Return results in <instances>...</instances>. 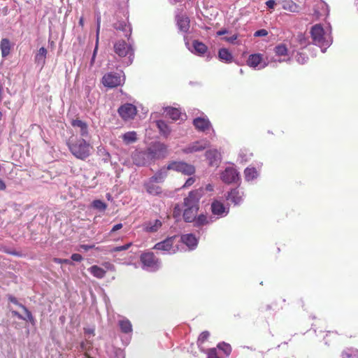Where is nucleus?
<instances>
[{"label": "nucleus", "instance_id": "1", "mask_svg": "<svg viewBox=\"0 0 358 358\" xmlns=\"http://www.w3.org/2000/svg\"><path fill=\"white\" fill-rule=\"evenodd\" d=\"M67 145L71 152L78 159L84 160L90 155L92 147L85 138H69Z\"/></svg>", "mask_w": 358, "mask_h": 358}, {"label": "nucleus", "instance_id": "2", "mask_svg": "<svg viewBox=\"0 0 358 358\" xmlns=\"http://www.w3.org/2000/svg\"><path fill=\"white\" fill-rule=\"evenodd\" d=\"M310 36L313 43L321 48H326L329 43L324 37V30L320 24H316L311 27Z\"/></svg>", "mask_w": 358, "mask_h": 358}, {"label": "nucleus", "instance_id": "3", "mask_svg": "<svg viewBox=\"0 0 358 358\" xmlns=\"http://www.w3.org/2000/svg\"><path fill=\"white\" fill-rule=\"evenodd\" d=\"M101 83L108 88H114L124 83V77L122 76L120 73L110 72L103 76Z\"/></svg>", "mask_w": 358, "mask_h": 358}, {"label": "nucleus", "instance_id": "4", "mask_svg": "<svg viewBox=\"0 0 358 358\" xmlns=\"http://www.w3.org/2000/svg\"><path fill=\"white\" fill-rule=\"evenodd\" d=\"M167 169L180 172L187 176H191L195 173V168L193 165L183 162H171L168 164Z\"/></svg>", "mask_w": 358, "mask_h": 358}, {"label": "nucleus", "instance_id": "5", "mask_svg": "<svg viewBox=\"0 0 358 358\" xmlns=\"http://www.w3.org/2000/svg\"><path fill=\"white\" fill-rule=\"evenodd\" d=\"M202 196V189H195L189 192L187 197L184 199V208H199V200Z\"/></svg>", "mask_w": 358, "mask_h": 358}, {"label": "nucleus", "instance_id": "6", "mask_svg": "<svg viewBox=\"0 0 358 358\" xmlns=\"http://www.w3.org/2000/svg\"><path fill=\"white\" fill-rule=\"evenodd\" d=\"M115 52L121 57L134 55V50L131 45L127 44L124 40H119L113 45Z\"/></svg>", "mask_w": 358, "mask_h": 358}, {"label": "nucleus", "instance_id": "7", "mask_svg": "<svg viewBox=\"0 0 358 358\" xmlns=\"http://www.w3.org/2000/svg\"><path fill=\"white\" fill-rule=\"evenodd\" d=\"M176 239V236L168 237L163 241L155 244L153 248L158 250L166 251L169 253H175L178 249V247L175 248L173 246Z\"/></svg>", "mask_w": 358, "mask_h": 358}, {"label": "nucleus", "instance_id": "8", "mask_svg": "<svg viewBox=\"0 0 358 358\" xmlns=\"http://www.w3.org/2000/svg\"><path fill=\"white\" fill-rule=\"evenodd\" d=\"M120 116L124 120L134 119L136 115L137 110L134 105L131 103H124L117 110Z\"/></svg>", "mask_w": 358, "mask_h": 358}, {"label": "nucleus", "instance_id": "9", "mask_svg": "<svg viewBox=\"0 0 358 358\" xmlns=\"http://www.w3.org/2000/svg\"><path fill=\"white\" fill-rule=\"evenodd\" d=\"M71 124L76 131L81 136L82 138L89 137L88 125L85 122L77 118L72 120Z\"/></svg>", "mask_w": 358, "mask_h": 358}, {"label": "nucleus", "instance_id": "10", "mask_svg": "<svg viewBox=\"0 0 358 358\" xmlns=\"http://www.w3.org/2000/svg\"><path fill=\"white\" fill-rule=\"evenodd\" d=\"M141 262L148 268H157L158 266V259L152 252H147L141 254L140 257Z\"/></svg>", "mask_w": 358, "mask_h": 358}, {"label": "nucleus", "instance_id": "11", "mask_svg": "<svg viewBox=\"0 0 358 358\" xmlns=\"http://www.w3.org/2000/svg\"><path fill=\"white\" fill-rule=\"evenodd\" d=\"M143 187L150 195L160 196L163 194L162 187L150 178L143 182Z\"/></svg>", "mask_w": 358, "mask_h": 358}, {"label": "nucleus", "instance_id": "12", "mask_svg": "<svg viewBox=\"0 0 358 358\" xmlns=\"http://www.w3.org/2000/svg\"><path fill=\"white\" fill-rule=\"evenodd\" d=\"M221 179L224 183L231 184L238 180V174L234 168L227 167L221 173Z\"/></svg>", "mask_w": 358, "mask_h": 358}, {"label": "nucleus", "instance_id": "13", "mask_svg": "<svg viewBox=\"0 0 358 358\" xmlns=\"http://www.w3.org/2000/svg\"><path fill=\"white\" fill-rule=\"evenodd\" d=\"M211 211L215 215L223 217L228 213L224 203L218 200H214L211 203Z\"/></svg>", "mask_w": 358, "mask_h": 358}, {"label": "nucleus", "instance_id": "14", "mask_svg": "<svg viewBox=\"0 0 358 358\" xmlns=\"http://www.w3.org/2000/svg\"><path fill=\"white\" fill-rule=\"evenodd\" d=\"M193 125L199 131H206L211 127V124L208 118L196 117L193 120Z\"/></svg>", "mask_w": 358, "mask_h": 358}, {"label": "nucleus", "instance_id": "15", "mask_svg": "<svg viewBox=\"0 0 358 358\" xmlns=\"http://www.w3.org/2000/svg\"><path fill=\"white\" fill-rule=\"evenodd\" d=\"M167 151V147L163 143H158L152 148L149 149V152L157 158L164 157Z\"/></svg>", "mask_w": 358, "mask_h": 358}, {"label": "nucleus", "instance_id": "16", "mask_svg": "<svg viewBox=\"0 0 358 358\" xmlns=\"http://www.w3.org/2000/svg\"><path fill=\"white\" fill-rule=\"evenodd\" d=\"M176 21L178 29L181 31L187 33L189 31L190 27V20L187 16L184 15H178Z\"/></svg>", "mask_w": 358, "mask_h": 358}, {"label": "nucleus", "instance_id": "17", "mask_svg": "<svg viewBox=\"0 0 358 358\" xmlns=\"http://www.w3.org/2000/svg\"><path fill=\"white\" fill-rule=\"evenodd\" d=\"M113 27L116 30L122 31L124 33V36L128 38L131 36V26L129 24H127V22L125 20H120L116 22L115 23H114Z\"/></svg>", "mask_w": 358, "mask_h": 358}, {"label": "nucleus", "instance_id": "18", "mask_svg": "<svg viewBox=\"0 0 358 358\" xmlns=\"http://www.w3.org/2000/svg\"><path fill=\"white\" fill-rule=\"evenodd\" d=\"M278 3L287 11L297 13L299 10V6L292 0H278Z\"/></svg>", "mask_w": 358, "mask_h": 358}, {"label": "nucleus", "instance_id": "19", "mask_svg": "<svg viewBox=\"0 0 358 358\" xmlns=\"http://www.w3.org/2000/svg\"><path fill=\"white\" fill-rule=\"evenodd\" d=\"M206 157L210 166H218L220 161V153L217 150H210L206 152Z\"/></svg>", "mask_w": 358, "mask_h": 358}, {"label": "nucleus", "instance_id": "20", "mask_svg": "<svg viewBox=\"0 0 358 358\" xmlns=\"http://www.w3.org/2000/svg\"><path fill=\"white\" fill-rule=\"evenodd\" d=\"M169 170L171 169H167V166H164L161 168L158 171H157L155 175H153L149 178L155 182L162 183L165 180L166 178L167 177L168 171Z\"/></svg>", "mask_w": 358, "mask_h": 358}, {"label": "nucleus", "instance_id": "21", "mask_svg": "<svg viewBox=\"0 0 358 358\" xmlns=\"http://www.w3.org/2000/svg\"><path fill=\"white\" fill-rule=\"evenodd\" d=\"M180 241L189 249H193L198 243L196 238L192 234H187L181 236Z\"/></svg>", "mask_w": 358, "mask_h": 358}, {"label": "nucleus", "instance_id": "22", "mask_svg": "<svg viewBox=\"0 0 358 358\" xmlns=\"http://www.w3.org/2000/svg\"><path fill=\"white\" fill-rule=\"evenodd\" d=\"M208 146V143L206 141L204 142H195L186 148L184 152L186 153H192L204 150Z\"/></svg>", "mask_w": 358, "mask_h": 358}, {"label": "nucleus", "instance_id": "23", "mask_svg": "<svg viewBox=\"0 0 358 358\" xmlns=\"http://www.w3.org/2000/svg\"><path fill=\"white\" fill-rule=\"evenodd\" d=\"M162 222L159 220L150 221L143 225L144 230L146 232L153 233L157 231L162 227Z\"/></svg>", "mask_w": 358, "mask_h": 358}, {"label": "nucleus", "instance_id": "24", "mask_svg": "<svg viewBox=\"0 0 358 358\" xmlns=\"http://www.w3.org/2000/svg\"><path fill=\"white\" fill-rule=\"evenodd\" d=\"M199 209L185 208L183 212V219L186 222H193L197 215Z\"/></svg>", "mask_w": 358, "mask_h": 358}, {"label": "nucleus", "instance_id": "25", "mask_svg": "<svg viewBox=\"0 0 358 358\" xmlns=\"http://www.w3.org/2000/svg\"><path fill=\"white\" fill-rule=\"evenodd\" d=\"M0 49L2 57H6L10 55L11 50V45L9 39L2 38L1 40Z\"/></svg>", "mask_w": 358, "mask_h": 358}, {"label": "nucleus", "instance_id": "26", "mask_svg": "<svg viewBox=\"0 0 358 358\" xmlns=\"http://www.w3.org/2000/svg\"><path fill=\"white\" fill-rule=\"evenodd\" d=\"M227 199L234 204H238L241 201L242 195L238 189H233L228 193Z\"/></svg>", "mask_w": 358, "mask_h": 358}, {"label": "nucleus", "instance_id": "27", "mask_svg": "<svg viewBox=\"0 0 358 358\" xmlns=\"http://www.w3.org/2000/svg\"><path fill=\"white\" fill-rule=\"evenodd\" d=\"M89 271L95 278L101 279L105 277L106 271L96 265H93L89 268Z\"/></svg>", "mask_w": 358, "mask_h": 358}, {"label": "nucleus", "instance_id": "28", "mask_svg": "<svg viewBox=\"0 0 358 358\" xmlns=\"http://www.w3.org/2000/svg\"><path fill=\"white\" fill-rule=\"evenodd\" d=\"M262 55L252 54L249 56V58L247 61V64L250 67L255 68L262 62Z\"/></svg>", "mask_w": 358, "mask_h": 358}, {"label": "nucleus", "instance_id": "29", "mask_svg": "<svg viewBox=\"0 0 358 358\" xmlns=\"http://www.w3.org/2000/svg\"><path fill=\"white\" fill-rule=\"evenodd\" d=\"M219 59L226 63H231L233 60L231 53L227 48H221L218 52Z\"/></svg>", "mask_w": 358, "mask_h": 358}, {"label": "nucleus", "instance_id": "30", "mask_svg": "<svg viewBox=\"0 0 358 358\" xmlns=\"http://www.w3.org/2000/svg\"><path fill=\"white\" fill-rule=\"evenodd\" d=\"M119 326L121 331L124 334L131 333L133 330L131 322L128 319H123L119 321Z\"/></svg>", "mask_w": 358, "mask_h": 358}, {"label": "nucleus", "instance_id": "31", "mask_svg": "<svg viewBox=\"0 0 358 358\" xmlns=\"http://www.w3.org/2000/svg\"><path fill=\"white\" fill-rule=\"evenodd\" d=\"M193 48L195 50V52L199 55H203L208 50V47L203 43L199 41H193Z\"/></svg>", "mask_w": 358, "mask_h": 358}, {"label": "nucleus", "instance_id": "32", "mask_svg": "<svg viewBox=\"0 0 358 358\" xmlns=\"http://www.w3.org/2000/svg\"><path fill=\"white\" fill-rule=\"evenodd\" d=\"M47 53L48 51L45 48H41L35 56V62L43 65L45 62Z\"/></svg>", "mask_w": 358, "mask_h": 358}, {"label": "nucleus", "instance_id": "33", "mask_svg": "<svg viewBox=\"0 0 358 358\" xmlns=\"http://www.w3.org/2000/svg\"><path fill=\"white\" fill-rule=\"evenodd\" d=\"M165 111L173 120H178L180 118L181 112L176 108L167 107L165 108Z\"/></svg>", "mask_w": 358, "mask_h": 358}, {"label": "nucleus", "instance_id": "34", "mask_svg": "<svg viewBox=\"0 0 358 358\" xmlns=\"http://www.w3.org/2000/svg\"><path fill=\"white\" fill-rule=\"evenodd\" d=\"M157 128L163 135L167 136L171 133V129L164 120H157L156 122Z\"/></svg>", "mask_w": 358, "mask_h": 358}, {"label": "nucleus", "instance_id": "35", "mask_svg": "<svg viewBox=\"0 0 358 358\" xmlns=\"http://www.w3.org/2000/svg\"><path fill=\"white\" fill-rule=\"evenodd\" d=\"M122 139L126 144H130L137 140L136 131H128L122 135Z\"/></svg>", "mask_w": 358, "mask_h": 358}, {"label": "nucleus", "instance_id": "36", "mask_svg": "<svg viewBox=\"0 0 358 358\" xmlns=\"http://www.w3.org/2000/svg\"><path fill=\"white\" fill-rule=\"evenodd\" d=\"M245 179L248 180H253L257 177V171L254 167H248L245 169L244 171Z\"/></svg>", "mask_w": 358, "mask_h": 358}, {"label": "nucleus", "instance_id": "37", "mask_svg": "<svg viewBox=\"0 0 358 358\" xmlns=\"http://www.w3.org/2000/svg\"><path fill=\"white\" fill-rule=\"evenodd\" d=\"M275 53L278 56H285L287 55V48L285 44H279L274 48Z\"/></svg>", "mask_w": 358, "mask_h": 358}, {"label": "nucleus", "instance_id": "38", "mask_svg": "<svg viewBox=\"0 0 358 358\" xmlns=\"http://www.w3.org/2000/svg\"><path fill=\"white\" fill-rule=\"evenodd\" d=\"M210 333L208 331L201 332L197 339V345L199 347L202 345L209 338Z\"/></svg>", "mask_w": 358, "mask_h": 358}, {"label": "nucleus", "instance_id": "39", "mask_svg": "<svg viewBox=\"0 0 358 358\" xmlns=\"http://www.w3.org/2000/svg\"><path fill=\"white\" fill-rule=\"evenodd\" d=\"M217 348L222 350L227 356H229L231 352V347L229 344L222 343L217 345Z\"/></svg>", "mask_w": 358, "mask_h": 358}, {"label": "nucleus", "instance_id": "40", "mask_svg": "<svg viewBox=\"0 0 358 358\" xmlns=\"http://www.w3.org/2000/svg\"><path fill=\"white\" fill-rule=\"evenodd\" d=\"M100 31V18L97 20V29H96V45L94 50L93 56L92 58L91 62L93 63L95 59V56L98 50V43H99V34Z\"/></svg>", "mask_w": 358, "mask_h": 358}, {"label": "nucleus", "instance_id": "41", "mask_svg": "<svg viewBox=\"0 0 358 358\" xmlns=\"http://www.w3.org/2000/svg\"><path fill=\"white\" fill-rule=\"evenodd\" d=\"M92 206L93 208L101 211L105 210L107 208V205L106 204V203L99 199L94 200L92 202Z\"/></svg>", "mask_w": 358, "mask_h": 358}, {"label": "nucleus", "instance_id": "42", "mask_svg": "<svg viewBox=\"0 0 358 358\" xmlns=\"http://www.w3.org/2000/svg\"><path fill=\"white\" fill-rule=\"evenodd\" d=\"M93 348L92 342L88 340L81 342L80 349L82 351L88 352Z\"/></svg>", "mask_w": 358, "mask_h": 358}, {"label": "nucleus", "instance_id": "43", "mask_svg": "<svg viewBox=\"0 0 358 358\" xmlns=\"http://www.w3.org/2000/svg\"><path fill=\"white\" fill-rule=\"evenodd\" d=\"M131 245H132V243H127V244H125L124 245H122V246H117V247L113 248H111L109 250V252H120V251H123V250H127Z\"/></svg>", "mask_w": 358, "mask_h": 358}, {"label": "nucleus", "instance_id": "44", "mask_svg": "<svg viewBox=\"0 0 358 358\" xmlns=\"http://www.w3.org/2000/svg\"><path fill=\"white\" fill-rule=\"evenodd\" d=\"M194 221H195L196 225L197 226H201L208 222L207 217L204 215H199L198 217L195 218Z\"/></svg>", "mask_w": 358, "mask_h": 358}, {"label": "nucleus", "instance_id": "45", "mask_svg": "<svg viewBox=\"0 0 358 358\" xmlns=\"http://www.w3.org/2000/svg\"><path fill=\"white\" fill-rule=\"evenodd\" d=\"M206 354L208 355L207 358H220L217 353V350L215 348H210L207 350Z\"/></svg>", "mask_w": 358, "mask_h": 358}, {"label": "nucleus", "instance_id": "46", "mask_svg": "<svg viewBox=\"0 0 358 358\" xmlns=\"http://www.w3.org/2000/svg\"><path fill=\"white\" fill-rule=\"evenodd\" d=\"M267 35H268V31L266 29H262L257 30L254 34V36L255 37L266 36Z\"/></svg>", "mask_w": 358, "mask_h": 358}, {"label": "nucleus", "instance_id": "47", "mask_svg": "<svg viewBox=\"0 0 358 358\" xmlns=\"http://www.w3.org/2000/svg\"><path fill=\"white\" fill-rule=\"evenodd\" d=\"M106 270L114 271L115 270V266L109 262H106L102 264Z\"/></svg>", "mask_w": 358, "mask_h": 358}, {"label": "nucleus", "instance_id": "48", "mask_svg": "<svg viewBox=\"0 0 358 358\" xmlns=\"http://www.w3.org/2000/svg\"><path fill=\"white\" fill-rule=\"evenodd\" d=\"M80 248H83V250H85V251H87L90 249H96V250H99V251H101V248H99V247H95V245H80Z\"/></svg>", "mask_w": 358, "mask_h": 358}, {"label": "nucleus", "instance_id": "49", "mask_svg": "<svg viewBox=\"0 0 358 358\" xmlns=\"http://www.w3.org/2000/svg\"><path fill=\"white\" fill-rule=\"evenodd\" d=\"M194 182H195V178L190 177L186 180V182L183 185L182 187L183 188L189 187L192 186L194 183Z\"/></svg>", "mask_w": 358, "mask_h": 358}, {"label": "nucleus", "instance_id": "50", "mask_svg": "<svg viewBox=\"0 0 358 358\" xmlns=\"http://www.w3.org/2000/svg\"><path fill=\"white\" fill-rule=\"evenodd\" d=\"M20 307L22 308V310H24L25 315H26V317L28 320H31L33 319V316H32V314L23 305H20Z\"/></svg>", "mask_w": 358, "mask_h": 358}, {"label": "nucleus", "instance_id": "51", "mask_svg": "<svg viewBox=\"0 0 358 358\" xmlns=\"http://www.w3.org/2000/svg\"><path fill=\"white\" fill-rule=\"evenodd\" d=\"M53 262L57 264H71V262L67 259L54 258Z\"/></svg>", "mask_w": 358, "mask_h": 358}, {"label": "nucleus", "instance_id": "52", "mask_svg": "<svg viewBox=\"0 0 358 358\" xmlns=\"http://www.w3.org/2000/svg\"><path fill=\"white\" fill-rule=\"evenodd\" d=\"M71 259L75 262H81L83 260V257L81 255L78 253H74L71 257Z\"/></svg>", "mask_w": 358, "mask_h": 358}, {"label": "nucleus", "instance_id": "53", "mask_svg": "<svg viewBox=\"0 0 358 358\" xmlns=\"http://www.w3.org/2000/svg\"><path fill=\"white\" fill-rule=\"evenodd\" d=\"M237 38H238V35L234 34L229 37H224L223 39L227 42L233 43Z\"/></svg>", "mask_w": 358, "mask_h": 358}, {"label": "nucleus", "instance_id": "54", "mask_svg": "<svg viewBox=\"0 0 358 358\" xmlns=\"http://www.w3.org/2000/svg\"><path fill=\"white\" fill-rule=\"evenodd\" d=\"M273 303H271V304H266L264 306L262 307V309H261V311L262 313H265V312H267V311H269L273 309Z\"/></svg>", "mask_w": 358, "mask_h": 358}, {"label": "nucleus", "instance_id": "55", "mask_svg": "<svg viewBox=\"0 0 358 358\" xmlns=\"http://www.w3.org/2000/svg\"><path fill=\"white\" fill-rule=\"evenodd\" d=\"M266 4L268 8H273L276 3L274 0H268L266 2Z\"/></svg>", "mask_w": 358, "mask_h": 358}, {"label": "nucleus", "instance_id": "56", "mask_svg": "<svg viewBox=\"0 0 358 358\" xmlns=\"http://www.w3.org/2000/svg\"><path fill=\"white\" fill-rule=\"evenodd\" d=\"M122 228V224L120 223V224H117L113 226V227L112 228L111 231H110V233H113L120 229Z\"/></svg>", "mask_w": 358, "mask_h": 358}, {"label": "nucleus", "instance_id": "57", "mask_svg": "<svg viewBox=\"0 0 358 358\" xmlns=\"http://www.w3.org/2000/svg\"><path fill=\"white\" fill-rule=\"evenodd\" d=\"M84 331L86 334H92L93 336L94 335V329L93 328L84 329Z\"/></svg>", "mask_w": 358, "mask_h": 358}, {"label": "nucleus", "instance_id": "58", "mask_svg": "<svg viewBox=\"0 0 358 358\" xmlns=\"http://www.w3.org/2000/svg\"><path fill=\"white\" fill-rule=\"evenodd\" d=\"M6 188V183L4 181L0 178V190H5Z\"/></svg>", "mask_w": 358, "mask_h": 358}, {"label": "nucleus", "instance_id": "59", "mask_svg": "<svg viewBox=\"0 0 358 358\" xmlns=\"http://www.w3.org/2000/svg\"><path fill=\"white\" fill-rule=\"evenodd\" d=\"M228 33V31L226 29H222L221 30H219L217 32V36H222L225 34Z\"/></svg>", "mask_w": 358, "mask_h": 358}, {"label": "nucleus", "instance_id": "60", "mask_svg": "<svg viewBox=\"0 0 358 358\" xmlns=\"http://www.w3.org/2000/svg\"><path fill=\"white\" fill-rule=\"evenodd\" d=\"M78 24L80 27H83L84 26V17H81L79 20V22H78Z\"/></svg>", "mask_w": 358, "mask_h": 358}, {"label": "nucleus", "instance_id": "61", "mask_svg": "<svg viewBox=\"0 0 358 358\" xmlns=\"http://www.w3.org/2000/svg\"><path fill=\"white\" fill-rule=\"evenodd\" d=\"M2 92H3V87L0 85V102L1 101V99H2Z\"/></svg>", "mask_w": 358, "mask_h": 358}, {"label": "nucleus", "instance_id": "62", "mask_svg": "<svg viewBox=\"0 0 358 358\" xmlns=\"http://www.w3.org/2000/svg\"><path fill=\"white\" fill-rule=\"evenodd\" d=\"M213 186H212L211 185H208L206 186V189H207L208 191H212V190H213Z\"/></svg>", "mask_w": 358, "mask_h": 358}, {"label": "nucleus", "instance_id": "63", "mask_svg": "<svg viewBox=\"0 0 358 358\" xmlns=\"http://www.w3.org/2000/svg\"><path fill=\"white\" fill-rule=\"evenodd\" d=\"M85 357H87V358H93V357H92L88 354V352H85Z\"/></svg>", "mask_w": 358, "mask_h": 358}, {"label": "nucleus", "instance_id": "64", "mask_svg": "<svg viewBox=\"0 0 358 358\" xmlns=\"http://www.w3.org/2000/svg\"><path fill=\"white\" fill-rule=\"evenodd\" d=\"M10 300L11 302H13L14 303H17V301H16V299L15 298H10Z\"/></svg>", "mask_w": 358, "mask_h": 358}]
</instances>
